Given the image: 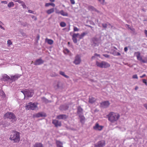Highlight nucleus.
I'll return each instance as SVG.
<instances>
[{
	"label": "nucleus",
	"instance_id": "nucleus-1",
	"mask_svg": "<svg viewBox=\"0 0 147 147\" xmlns=\"http://www.w3.org/2000/svg\"><path fill=\"white\" fill-rule=\"evenodd\" d=\"M120 116L118 113L113 112L110 113L108 115V120L111 123L117 121L119 119Z\"/></svg>",
	"mask_w": 147,
	"mask_h": 147
},
{
	"label": "nucleus",
	"instance_id": "nucleus-2",
	"mask_svg": "<svg viewBox=\"0 0 147 147\" xmlns=\"http://www.w3.org/2000/svg\"><path fill=\"white\" fill-rule=\"evenodd\" d=\"M9 139L14 143L19 142L20 140L19 133L16 131H13L10 135Z\"/></svg>",
	"mask_w": 147,
	"mask_h": 147
},
{
	"label": "nucleus",
	"instance_id": "nucleus-3",
	"mask_svg": "<svg viewBox=\"0 0 147 147\" xmlns=\"http://www.w3.org/2000/svg\"><path fill=\"white\" fill-rule=\"evenodd\" d=\"M96 65L97 66L101 68H107L110 66L109 63L104 61L100 62L97 61H96Z\"/></svg>",
	"mask_w": 147,
	"mask_h": 147
},
{
	"label": "nucleus",
	"instance_id": "nucleus-4",
	"mask_svg": "<svg viewBox=\"0 0 147 147\" xmlns=\"http://www.w3.org/2000/svg\"><path fill=\"white\" fill-rule=\"evenodd\" d=\"M5 117L11 120V121L13 122L17 120V118L15 115L11 112H7L4 115Z\"/></svg>",
	"mask_w": 147,
	"mask_h": 147
},
{
	"label": "nucleus",
	"instance_id": "nucleus-5",
	"mask_svg": "<svg viewBox=\"0 0 147 147\" xmlns=\"http://www.w3.org/2000/svg\"><path fill=\"white\" fill-rule=\"evenodd\" d=\"M21 92L24 94L25 97L26 96L28 97H32L34 94V90L32 89H26L24 91H22Z\"/></svg>",
	"mask_w": 147,
	"mask_h": 147
},
{
	"label": "nucleus",
	"instance_id": "nucleus-6",
	"mask_svg": "<svg viewBox=\"0 0 147 147\" xmlns=\"http://www.w3.org/2000/svg\"><path fill=\"white\" fill-rule=\"evenodd\" d=\"M25 107L26 109L28 110H36L37 109V106L36 104L34 103L30 102Z\"/></svg>",
	"mask_w": 147,
	"mask_h": 147
},
{
	"label": "nucleus",
	"instance_id": "nucleus-7",
	"mask_svg": "<svg viewBox=\"0 0 147 147\" xmlns=\"http://www.w3.org/2000/svg\"><path fill=\"white\" fill-rule=\"evenodd\" d=\"M135 55H136L138 60L144 63H147V58L145 57L144 58V59H143L142 56L140 55V53L139 52H135Z\"/></svg>",
	"mask_w": 147,
	"mask_h": 147
},
{
	"label": "nucleus",
	"instance_id": "nucleus-8",
	"mask_svg": "<svg viewBox=\"0 0 147 147\" xmlns=\"http://www.w3.org/2000/svg\"><path fill=\"white\" fill-rule=\"evenodd\" d=\"M81 60L79 55H77L75 57L73 63L76 65L79 64L81 62Z\"/></svg>",
	"mask_w": 147,
	"mask_h": 147
},
{
	"label": "nucleus",
	"instance_id": "nucleus-9",
	"mask_svg": "<svg viewBox=\"0 0 147 147\" xmlns=\"http://www.w3.org/2000/svg\"><path fill=\"white\" fill-rule=\"evenodd\" d=\"M105 144V141L104 140H101L98 141L95 145L94 147H103Z\"/></svg>",
	"mask_w": 147,
	"mask_h": 147
},
{
	"label": "nucleus",
	"instance_id": "nucleus-10",
	"mask_svg": "<svg viewBox=\"0 0 147 147\" xmlns=\"http://www.w3.org/2000/svg\"><path fill=\"white\" fill-rule=\"evenodd\" d=\"M110 105V103L108 101H105L102 102L100 103V105L101 107L106 108L107 107Z\"/></svg>",
	"mask_w": 147,
	"mask_h": 147
},
{
	"label": "nucleus",
	"instance_id": "nucleus-11",
	"mask_svg": "<svg viewBox=\"0 0 147 147\" xmlns=\"http://www.w3.org/2000/svg\"><path fill=\"white\" fill-rule=\"evenodd\" d=\"M52 123L56 127L60 126L61 125V122L56 119L53 120Z\"/></svg>",
	"mask_w": 147,
	"mask_h": 147
},
{
	"label": "nucleus",
	"instance_id": "nucleus-12",
	"mask_svg": "<svg viewBox=\"0 0 147 147\" xmlns=\"http://www.w3.org/2000/svg\"><path fill=\"white\" fill-rule=\"evenodd\" d=\"M62 84L60 82H55L53 85L54 88L55 89H57L61 88Z\"/></svg>",
	"mask_w": 147,
	"mask_h": 147
},
{
	"label": "nucleus",
	"instance_id": "nucleus-13",
	"mask_svg": "<svg viewBox=\"0 0 147 147\" xmlns=\"http://www.w3.org/2000/svg\"><path fill=\"white\" fill-rule=\"evenodd\" d=\"M103 128V126L100 125L98 123L96 124L93 127V128L96 130H101Z\"/></svg>",
	"mask_w": 147,
	"mask_h": 147
},
{
	"label": "nucleus",
	"instance_id": "nucleus-14",
	"mask_svg": "<svg viewBox=\"0 0 147 147\" xmlns=\"http://www.w3.org/2000/svg\"><path fill=\"white\" fill-rule=\"evenodd\" d=\"M44 61L42 60L41 59H37L36 61L34 62V64L35 65H40L43 63Z\"/></svg>",
	"mask_w": 147,
	"mask_h": 147
},
{
	"label": "nucleus",
	"instance_id": "nucleus-15",
	"mask_svg": "<svg viewBox=\"0 0 147 147\" xmlns=\"http://www.w3.org/2000/svg\"><path fill=\"white\" fill-rule=\"evenodd\" d=\"M20 76L21 75L19 74H17L15 76H11L10 80L12 81H15L19 78Z\"/></svg>",
	"mask_w": 147,
	"mask_h": 147
},
{
	"label": "nucleus",
	"instance_id": "nucleus-16",
	"mask_svg": "<svg viewBox=\"0 0 147 147\" xmlns=\"http://www.w3.org/2000/svg\"><path fill=\"white\" fill-rule=\"evenodd\" d=\"M46 116L45 113L43 112H40L36 114L35 117H45Z\"/></svg>",
	"mask_w": 147,
	"mask_h": 147
},
{
	"label": "nucleus",
	"instance_id": "nucleus-17",
	"mask_svg": "<svg viewBox=\"0 0 147 147\" xmlns=\"http://www.w3.org/2000/svg\"><path fill=\"white\" fill-rule=\"evenodd\" d=\"M10 79V78L6 74H4L3 76V78L1 79L2 81H6Z\"/></svg>",
	"mask_w": 147,
	"mask_h": 147
},
{
	"label": "nucleus",
	"instance_id": "nucleus-18",
	"mask_svg": "<svg viewBox=\"0 0 147 147\" xmlns=\"http://www.w3.org/2000/svg\"><path fill=\"white\" fill-rule=\"evenodd\" d=\"M67 116L65 115H61L57 116V118L59 119H64L67 118Z\"/></svg>",
	"mask_w": 147,
	"mask_h": 147
},
{
	"label": "nucleus",
	"instance_id": "nucleus-19",
	"mask_svg": "<svg viewBox=\"0 0 147 147\" xmlns=\"http://www.w3.org/2000/svg\"><path fill=\"white\" fill-rule=\"evenodd\" d=\"M88 9L91 11H95L97 12L98 11L94 7L91 5H89L88 6Z\"/></svg>",
	"mask_w": 147,
	"mask_h": 147
},
{
	"label": "nucleus",
	"instance_id": "nucleus-20",
	"mask_svg": "<svg viewBox=\"0 0 147 147\" xmlns=\"http://www.w3.org/2000/svg\"><path fill=\"white\" fill-rule=\"evenodd\" d=\"M96 100V99L92 97H90L89 98V102L90 103H93Z\"/></svg>",
	"mask_w": 147,
	"mask_h": 147
},
{
	"label": "nucleus",
	"instance_id": "nucleus-21",
	"mask_svg": "<svg viewBox=\"0 0 147 147\" xmlns=\"http://www.w3.org/2000/svg\"><path fill=\"white\" fill-rule=\"evenodd\" d=\"M45 42L49 45H52L53 42V40L50 39H49L46 38L45 39Z\"/></svg>",
	"mask_w": 147,
	"mask_h": 147
},
{
	"label": "nucleus",
	"instance_id": "nucleus-22",
	"mask_svg": "<svg viewBox=\"0 0 147 147\" xmlns=\"http://www.w3.org/2000/svg\"><path fill=\"white\" fill-rule=\"evenodd\" d=\"M33 147H43V145L41 143H36L33 146Z\"/></svg>",
	"mask_w": 147,
	"mask_h": 147
},
{
	"label": "nucleus",
	"instance_id": "nucleus-23",
	"mask_svg": "<svg viewBox=\"0 0 147 147\" xmlns=\"http://www.w3.org/2000/svg\"><path fill=\"white\" fill-rule=\"evenodd\" d=\"M81 37H72V39L75 43H77L80 40Z\"/></svg>",
	"mask_w": 147,
	"mask_h": 147
},
{
	"label": "nucleus",
	"instance_id": "nucleus-24",
	"mask_svg": "<svg viewBox=\"0 0 147 147\" xmlns=\"http://www.w3.org/2000/svg\"><path fill=\"white\" fill-rule=\"evenodd\" d=\"M59 13L61 15L63 16H68V14L67 13L65 12L63 10H61L59 11Z\"/></svg>",
	"mask_w": 147,
	"mask_h": 147
},
{
	"label": "nucleus",
	"instance_id": "nucleus-25",
	"mask_svg": "<svg viewBox=\"0 0 147 147\" xmlns=\"http://www.w3.org/2000/svg\"><path fill=\"white\" fill-rule=\"evenodd\" d=\"M54 11V9L52 8L47 11L46 12L48 14H50Z\"/></svg>",
	"mask_w": 147,
	"mask_h": 147
},
{
	"label": "nucleus",
	"instance_id": "nucleus-26",
	"mask_svg": "<svg viewBox=\"0 0 147 147\" xmlns=\"http://www.w3.org/2000/svg\"><path fill=\"white\" fill-rule=\"evenodd\" d=\"M59 74L63 76V77H65V78H69V77L68 76L66 75L65 74V73L62 71H60L59 72Z\"/></svg>",
	"mask_w": 147,
	"mask_h": 147
},
{
	"label": "nucleus",
	"instance_id": "nucleus-27",
	"mask_svg": "<svg viewBox=\"0 0 147 147\" xmlns=\"http://www.w3.org/2000/svg\"><path fill=\"white\" fill-rule=\"evenodd\" d=\"M79 117L80 118V122L82 123H84L85 120V118L84 116L83 115H80Z\"/></svg>",
	"mask_w": 147,
	"mask_h": 147
},
{
	"label": "nucleus",
	"instance_id": "nucleus-28",
	"mask_svg": "<svg viewBox=\"0 0 147 147\" xmlns=\"http://www.w3.org/2000/svg\"><path fill=\"white\" fill-rule=\"evenodd\" d=\"M41 99L42 101L43 102H45V103H47L51 102V101H49L48 99H47L46 98L44 97H42L41 98Z\"/></svg>",
	"mask_w": 147,
	"mask_h": 147
},
{
	"label": "nucleus",
	"instance_id": "nucleus-29",
	"mask_svg": "<svg viewBox=\"0 0 147 147\" xmlns=\"http://www.w3.org/2000/svg\"><path fill=\"white\" fill-rule=\"evenodd\" d=\"M50 5H51L53 7H55V5L54 3H47L45 4L46 7H48Z\"/></svg>",
	"mask_w": 147,
	"mask_h": 147
},
{
	"label": "nucleus",
	"instance_id": "nucleus-30",
	"mask_svg": "<svg viewBox=\"0 0 147 147\" xmlns=\"http://www.w3.org/2000/svg\"><path fill=\"white\" fill-rule=\"evenodd\" d=\"M56 144L57 147H63L62 143L60 141H57Z\"/></svg>",
	"mask_w": 147,
	"mask_h": 147
},
{
	"label": "nucleus",
	"instance_id": "nucleus-31",
	"mask_svg": "<svg viewBox=\"0 0 147 147\" xmlns=\"http://www.w3.org/2000/svg\"><path fill=\"white\" fill-rule=\"evenodd\" d=\"M68 108V107L67 106H66L65 107H64V106H61L60 107V109L61 110H65L67 109Z\"/></svg>",
	"mask_w": 147,
	"mask_h": 147
},
{
	"label": "nucleus",
	"instance_id": "nucleus-32",
	"mask_svg": "<svg viewBox=\"0 0 147 147\" xmlns=\"http://www.w3.org/2000/svg\"><path fill=\"white\" fill-rule=\"evenodd\" d=\"M14 5V4L13 2H10L8 3V6L9 8H10L11 7H13Z\"/></svg>",
	"mask_w": 147,
	"mask_h": 147
},
{
	"label": "nucleus",
	"instance_id": "nucleus-33",
	"mask_svg": "<svg viewBox=\"0 0 147 147\" xmlns=\"http://www.w3.org/2000/svg\"><path fill=\"white\" fill-rule=\"evenodd\" d=\"M60 25L61 27H63L66 26V24L65 22H62L60 23Z\"/></svg>",
	"mask_w": 147,
	"mask_h": 147
},
{
	"label": "nucleus",
	"instance_id": "nucleus-34",
	"mask_svg": "<svg viewBox=\"0 0 147 147\" xmlns=\"http://www.w3.org/2000/svg\"><path fill=\"white\" fill-rule=\"evenodd\" d=\"M82 109L81 107H78V114H79V113H82Z\"/></svg>",
	"mask_w": 147,
	"mask_h": 147
},
{
	"label": "nucleus",
	"instance_id": "nucleus-35",
	"mask_svg": "<svg viewBox=\"0 0 147 147\" xmlns=\"http://www.w3.org/2000/svg\"><path fill=\"white\" fill-rule=\"evenodd\" d=\"M100 55L98 54L97 53H95L94 54V56H93L92 57V59H94L95 58L97 57H100Z\"/></svg>",
	"mask_w": 147,
	"mask_h": 147
},
{
	"label": "nucleus",
	"instance_id": "nucleus-36",
	"mask_svg": "<svg viewBox=\"0 0 147 147\" xmlns=\"http://www.w3.org/2000/svg\"><path fill=\"white\" fill-rule=\"evenodd\" d=\"M93 43L95 44V46L99 42V41L97 40L96 38H95L94 40L93 41Z\"/></svg>",
	"mask_w": 147,
	"mask_h": 147
},
{
	"label": "nucleus",
	"instance_id": "nucleus-37",
	"mask_svg": "<svg viewBox=\"0 0 147 147\" xmlns=\"http://www.w3.org/2000/svg\"><path fill=\"white\" fill-rule=\"evenodd\" d=\"M102 26L105 29L107 27V24L103 23L102 24Z\"/></svg>",
	"mask_w": 147,
	"mask_h": 147
},
{
	"label": "nucleus",
	"instance_id": "nucleus-38",
	"mask_svg": "<svg viewBox=\"0 0 147 147\" xmlns=\"http://www.w3.org/2000/svg\"><path fill=\"white\" fill-rule=\"evenodd\" d=\"M7 43L8 46L12 44V42L11 41L9 40H8Z\"/></svg>",
	"mask_w": 147,
	"mask_h": 147
},
{
	"label": "nucleus",
	"instance_id": "nucleus-39",
	"mask_svg": "<svg viewBox=\"0 0 147 147\" xmlns=\"http://www.w3.org/2000/svg\"><path fill=\"white\" fill-rule=\"evenodd\" d=\"M132 78L133 79H138V77L137 74H134L133 75Z\"/></svg>",
	"mask_w": 147,
	"mask_h": 147
},
{
	"label": "nucleus",
	"instance_id": "nucleus-40",
	"mask_svg": "<svg viewBox=\"0 0 147 147\" xmlns=\"http://www.w3.org/2000/svg\"><path fill=\"white\" fill-rule=\"evenodd\" d=\"M64 52L65 53L67 54L69 53V51L68 49H65L64 50Z\"/></svg>",
	"mask_w": 147,
	"mask_h": 147
},
{
	"label": "nucleus",
	"instance_id": "nucleus-41",
	"mask_svg": "<svg viewBox=\"0 0 147 147\" xmlns=\"http://www.w3.org/2000/svg\"><path fill=\"white\" fill-rule=\"evenodd\" d=\"M79 30V29L76 27H74V31H77Z\"/></svg>",
	"mask_w": 147,
	"mask_h": 147
},
{
	"label": "nucleus",
	"instance_id": "nucleus-42",
	"mask_svg": "<svg viewBox=\"0 0 147 147\" xmlns=\"http://www.w3.org/2000/svg\"><path fill=\"white\" fill-rule=\"evenodd\" d=\"M22 6L23 7V8H25L26 7V6L25 5V3L24 2L21 4Z\"/></svg>",
	"mask_w": 147,
	"mask_h": 147
},
{
	"label": "nucleus",
	"instance_id": "nucleus-43",
	"mask_svg": "<svg viewBox=\"0 0 147 147\" xmlns=\"http://www.w3.org/2000/svg\"><path fill=\"white\" fill-rule=\"evenodd\" d=\"M143 82L147 86V83L146 82V79H144L142 80Z\"/></svg>",
	"mask_w": 147,
	"mask_h": 147
},
{
	"label": "nucleus",
	"instance_id": "nucleus-44",
	"mask_svg": "<svg viewBox=\"0 0 147 147\" xmlns=\"http://www.w3.org/2000/svg\"><path fill=\"white\" fill-rule=\"evenodd\" d=\"M16 1L19 3H21V4L24 2L23 1L20 0H17Z\"/></svg>",
	"mask_w": 147,
	"mask_h": 147
},
{
	"label": "nucleus",
	"instance_id": "nucleus-45",
	"mask_svg": "<svg viewBox=\"0 0 147 147\" xmlns=\"http://www.w3.org/2000/svg\"><path fill=\"white\" fill-rule=\"evenodd\" d=\"M101 4H103L104 3V0H98Z\"/></svg>",
	"mask_w": 147,
	"mask_h": 147
},
{
	"label": "nucleus",
	"instance_id": "nucleus-46",
	"mask_svg": "<svg viewBox=\"0 0 147 147\" xmlns=\"http://www.w3.org/2000/svg\"><path fill=\"white\" fill-rule=\"evenodd\" d=\"M79 34H73L72 37H77L78 36H79Z\"/></svg>",
	"mask_w": 147,
	"mask_h": 147
},
{
	"label": "nucleus",
	"instance_id": "nucleus-47",
	"mask_svg": "<svg viewBox=\"0 0 147 147\" xmlns=\"http://www.w3.org/2000/svg\"><path fill=\"white\" fill-rule=\"evenodd\" d=\"M87 34V32H83V33L81 35H82V36H85V35H86V34Z\"/></svg>",
	"mask_w": 147,
	"mask_h": 147
},
{
	"label": "nucleus",
	"instance_id": "nucleus-48",
	"mask_svg": "<svg viewBox=\"0 0 147 147\" xmlns=\"http://www.w3.org/2000/svg\"><path fill=\"white\" fill-rule=\"evenodd\" d=\"M70 2L72 4H75V1L74 0H70Z\"/></svg>",
	"mask_w": 147,
	"mask_h": 147
},
{
	"label": "nucleus",
	"instance_id": "nucleus-49",
	"mask_svg": "<svg viewBox=\"0 0 147 147\" xmlns=\"http://www.w3.org/2000/svg\"><path fill=\"white\" fill-rule=\"evenodd\" d=\"M103 55L107 58H109V55L107 54H103Z\"/></svg>",
	"mask_w": 147,
	"mask_h": 147
},
{
	"label": "nucleus",
	"instance_id": "nucleus-50",
	"mask_svg": "<svg viewBox=\"0 0 147 147\" xmlns=\"http://www.w3.org/2000/svg\"><path fill=\"white\" fill-rule=\"evenodd\" d=\"M144 106L147 110V103L146 104H144Z\"/></svg>",
	"mask_w": 147,
	"mask_h": 147
},
{
	"label": "nucleus",
	"instance_id": "nucleus-51",
	"mask_svg": "<svg viewBox=\"0 0 147 147\" xmlns=\"http://www.w3.org/2000/svg\"><path fill=\"white\" fill-rule=\"evenodd\" d=\"M124 50L125 51V52H126L128 50V49H127V47H125L124 48Z\"/></svg>",
	"mask_w": 147,
	"mask_h": 147
},
{
	"label": "nucleus",
	"instance_id": "nucleus-52",
	"mask_svg": "<svg viewBox=\"0 0 147 147\" xmlns=\"http://www.w3.org/2000/svg\"><path fill=\"white\" fill-rule=\"evenodd\" d=\"M146 76V75L145 74H143V75L142 76H140V78H143L144 77H145V76Z\"/></svg>",
	"mask_w": 147,
	"mask_h": 147
},
{
	"label": "nucleus",
	"instance_id": "nucleus-53",
	"mask_svg": "<svg viewBox=\"0 0 147 147\" xmlns=\"http://www.w3.org/2000/svg\"><path fill=\"white\" fill-rule=\"evenodd\" d=\"M1 2L2 3H3L5 4H7V1H2Z\"/></svg>",
	"mask_w": 147,
	"mask_h": 147
},
{
	"label": "nucleus",
	"instance_id": "nucleus-54",
	"mask_svg": "<svg viewBox=\"0 0 147 147\" xmlns=\"http://www.w3.org/2000/svg\"><path fill=\"white\" fill-rule=\"evenodd\" d=\"M28 12L30 13H33V12L30 10H28Z\"/></svg>",
	"mask_w": 147,
	"mask_h": 147
},
{
	"label": "nucleus",
	"instance_id": "nucleus-55",
	"mask_svg": "<svg viewBox=\"0 0 147 147\" xmlns=\"http://www.w3.org/2000/svg\"><path fill=\"white\" fill-rule=\"evenodd\" d=\"M0 28L3 30H5V28L2 26L0 25Z\"/></svg>",
	"mask_w": 147,
	"mask_h": 147
},
{
	"label": "nucleus",
	"instance_id": "nucleus-56",
	"mask_svg": "<svg viewBox=\"0 0 147 147\" xmlns=\"http://www.w3.org/2000/svg\"><path fill=\"white\" fill-rule=\"evenodd\" d=\"M130 29L132 31H135V29H134V28H130Z\"/></svg>",
	"mask_w": 147,
	"mask_h": 147
},
{
	"label": "nucleus",
	"instance_id": "nucleus-57",
	"mask_svg": "<svg viewBox=\"0 0 147 147\" xmlns=\"http://www.w3.org/2000/svg\"><path fill=\"white\" fill-rule=\"evenodd\" d=\"M55 12L57 13H59V11H56Z\"/></svg>",
	"mask_w": 147,
	"mask_h": 147
},
{
	"label": "nucleus",
	"instance_id": "nucleus-58",
	"mask_svg": "<svg viewBox=\"0 0 147 147\" xmlns=\"http://www.w3.org/2000/svg\"><path fill=\"white\" fill-rule=\"evenodd\" d=\"M138 88V86H136V87H135V90H137Z\"/></svg>",
	"mask_w": 147,
	"mask_h": 147
},
{
	"label": "nucleus",
	"instance_id": "nucleus-59",
	"mask_svg": "<svg viewBox=\"0 0 147 147\" xmlns=\"http://www.w3.org/2000/svg\"><path fill=\"white\" fill-rule=\"evenodd\" d=\"M121 55L120 53H119L118 52L117 53V55Z\"/></svg>",
	"mask_w": 147,
	"mask_h": 147
},
{
	"label": "nucleus",
	"instance_id": "nucleus-60",
	"mask_svg": "<svg viewBox=\"0 0 147 147\" xmlns=\"http://www.w3.org/2000/svg\"><path fill=\"white\" fill-rule=\"evenodd\" d=\"M51 2H54L55 1V0H49Z\"/></svg>",
	"mask_w": 147,
	"mask_h": 147
},
{
	"label": "nucleus",
	"instance_id": "nucleus-61",
	"mask_svg": "<svg viewBox=\"0 0 147 147\" xmlns=\"http://www.w3.org/2000/svg\"><path fill=\"white\" fill-rule=\"evenodd\" d=\"M145 32L146 34H147V30H145Z\"/></svg>",
	"mask_w": 147,
	"mask_h": 147
},
{
	"label": "nucleus",
	"instance_id": "nucleus-62",
	"mask_svg": "<svg viewBox=\"0 0 147 147\" xmlns=\"http://www.w3.org/2000/svg\"><path fill=\"white\" fill-rule=\"evenodd\" d=\"M109 25H110V26H111V28H112L113 27V26H111V24H109Z\"/></svg>",
	"mask_w": 147,
	"mask_h": 147
},
{
	"label": "nucleus",
	"instance_id": "nucleus-63",
	"mask_svg": "<svg viewBox=\"0 0 147 147\" xmlns=\"http://www.w3.org/2000/svg\"><path fill=\"white\" fill-rule=\"evenodd\" d=\"M24 26H27V24H26L25 25H24Z\"/></svg>",
	"mask_w": 147,
	"mask_h": 147
},
{
	"label": "nucleus",
	"instance_id": "nucleus-64",
	"mask_svg": "<svg viewBox=\"0 0 147 147\" xmlns=\"http://www.w3.org/2000/svg\"><path fill=\"white\" fill-rule=\"evenodd\" d=\"M0 23L1 24H3V23H2V22H1L0 21Z\"/></svg>",
	"mask_w": 147,
	"mask_h": 147
}]
</instances>
